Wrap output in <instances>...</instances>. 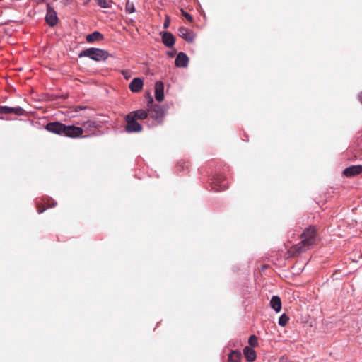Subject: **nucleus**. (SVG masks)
I'll return each instance as SVG.
<instances>
[{"label": "nucleus", "mask_w": 362, "mask_h": 362, "mask_svg": "<svg viewBox=\"0 0 362 362\" xmlns=\"http://www.w3.org/2000/svg\"><path fill=\"white\" fill-rule=\"evenodd\" d=\"M289 317L286 315L283 314L279 319V325L281 327H284L288 322Z\"/></svg>", "instance_id": "nucleus-22"}, {"label": "nucleus", "mask_w": 362, "mask_h": 362, "mask_svg": "<svg viewBox=\"0 0 362 362\" xmlns=\"http://www.w3.org/2000/svg\"><path fill=\"white\" fill-rule=\"evenodd\" d=\"M155 98L159 102L164 99V85L160 81H158L155 84Z\"/></svg>", "instance_id": "nucleus-9"}, {"label": "nucleus", "mask_w": 362, "mask_h": 362, "mask_svg": "<svg viewBox=\"0 0 362 362\" xmlns=\"http://www.w3.org/2000/svg\"><path fill=\"white\" fill-rule=\"evenodd\" d=\"M153 103V98L151 97L150 100H149V103Z\"/></svg>", "instance_id": "nucleus-29"}, {"label": "nucleus", "mask_w": 362, "mask_h": 362, "mask_svg": "<svg viewBox=\"0 0 362 362\" xmlns=\"http://www.w3.org/2000/svg\"><path fill=\"white\" fill-rule=\"evenodd\" d=\"M24 110L20 107H10L7 106H0L1 114H15L16 115H23Z\"/></svg>", "instance_id": "nucleus-8"}, {"label": "nucleus", "mask_w": 362, "mask_h": 362, "mask_svg": "<svg viewBox=\"0 0 362 362\" xmlns=\"http://www.w3.org/2000/svg\"><path fill=\"white\" fill-rule=\"evenodd\" d=\"M125 10L129 13H134L135 11L134 4L128 1L126 4Z\"/></svg>", "instance_id": "nucleus-23"}, {"label": "nucleus", "mask_w": 362, "mask_h": 362, "mask_svg": "<svg viewBox=\"0 0 362 362\" xmlns=\"http://www.w3.org/2000/svg\"><path fill=\"white\" fill-rule=\"evenodd\" d=\"M45 19L49 26H54L58 22V18L56 11L49 6H47Z\"/></svg>", "instance_id": "nucleus-6"}, {"label": "nucleus", "mask_w": 362, "mask_h": 362, "mask_svg": "<svg viewBox=\"0 0 362 362\" xmlns=\"http://www.w3.org/2000/svg\"><path fill=\"white\" fill-rule=\"evenodd\" d=\"M362 172V165H354L346 168L344 170V174L346 176H354L360 174Z\"/></svg>", "instance_id": "nucleus-13"}, {"label": "nucleus", "mask_w": 362, "mask_h": 362, "mask_svg": "<svg viewBox=\"0 0 362 362\" xmlns=\"http://www.w3.org/2000/svg\"><path fill=\"white\" fill-rule=\"evenodd\" d=\"M83 133V129L81 127L76 126H66L64 128V134L66 136L76 138L81 136Z\"/></svg>", "instance_id": "nucleus-4"}, {"label": "nucleus", "mask_w": 362, "mask_h": 362, "mask_svg": "<svg viewBox=\"0 0 362 362\" xmlns=\"http://www.w3.org/2000/svg\"><path fill=\"white\" fill-rule=\"evenodd\" d=\"M103 39V35L100 33L95 31L86 36V40L88 42H93L94 41H99Z\"/></svg>", "instance_id": "nucleus-18"}, {"label": "nucleus", "mask_w": 362, "mask_h": 362, "mask_svg": "<svg viewBox=\"0 0 362 362\" xmlns=\"http://www.w3.org/2000/svg\"><path fill=\"white\" fill-rule=\"evenodd\" d=\"M178 35L188 42H192L195 38V34L189 29L182 27L178 30Z\"/></svg>", "instance_id": "nucleus-7"}, {"label": "nucleus", "mask_w": 362, "mask_h": 362, "mask_svg": "<svg viewBox=\"0 0 362 362\" xmlns=\"http://www.w3.org/2000/svg\"><path fill=\"white\" fill-rule=\"evenodd\" d=\"M81 124L86 129L90 130L93 128H96L97 125L94 121L88 120L85 122L81 123Z\"/></svg>", "instance_id": "nucleus-20"}, {"label": "nucleus", "mask_w": 362, "mask_h": 362, "mask_svg": "<svg viewBox=\"0 0 362 362\" xmlns=\"http://www.w3.org/2000/svg\"><path fill=\"white\" fill-rule=\"evenodd\" d=\"M169 24H170V18L168 16H167L165 22L164 23V25H163L164 28H168Z\"/></svg>", "instance_id": "nucleus-27"}, {"label": "nucleus", "mask_w": 362, "mask_h": 362, "mask_svg": "<svg viewBox=\"0 0 362 362\" xmlns=\"http://www.w3.org/2000/svg\"><path fill=\"white\" fill-rule=\"evenodd\" d=\"M270 306L276 313H279L281 309V301L280 298L277 296H272V298L270 300Z\"/></svg>", "instance_id": "nucleus-15"}, {"label": "nucleus", "mask_w": 362, "mask_h": 362, "mask_svg": "<svg viewBox=\"0 0 362 362\" xmlns=\"http://www.w3.org/2000/svg\"><path fill=\"white\" fill-rule=\"evenodd\" d=\"M135 117H133V116H131L130 115H127L126 117V121H127V126H126V130L129 132H140L142 129L141 126L136 122Z\"/></svg>", "instance_id": "nucleus-3"}, {"label": "nucleus", "mask_w": 362, "mask_h": 362, "mask_svg": "<svg viewBox=\"0 0 362 362\" xmlns=\"http://www.w3.org/2000/svg\"><path fill=\"white\" fill-rule=\"evenodd\" d=\"M162 40L165 45L171 47L175 44L174 36L168 32H165L162 35Z\"/></svg>", "instance_id": "nucleus-14"}, {"label": "nucleus", "mask_w": 362, "mask_h": 362, "mask_svg": "<svg viewBox=\"0 0 362 362\" xmlns=\"http://www.w3.org/2000/svg\"><path fill=\"white\" fill-rule=\"evenodd\" d=\"M302 243L304 246H310L315 244V231L313 228H307L301 235Z\"/></svg>", "instance_id": "nucleus-2"}, {"label": "nucleus", "mask_w": 362, "mask_h": 362, "mask_svg": "<svg viewBox=\"0 0 362 362\" xmlns=\"http://www.w3.org/2000/svg\"><path fill=\"white\" fill-rule=\"evenodd\" d=\"M359 99L362 103V92L359 94Z\"/></svg>", "instance_id": "nucleus-28"}, {"label": "nucleus", "mask_w": 362, "mask_h": 362, "mask_svg": "<svg viewBox=\"0 0 362 362\" xmlns=\"http://www.w3.org/2000/svg\"><path fill=\"white\" fill-rule=\"evenodd\" d=\"M65 125L60 122H51L47 124L46 129L50 132L64 134Z\"/></svg>", "instance_id": "nucleus-5"}, {"label": "nucleus", "mask_w": 362, "mask_h": 362, "mask_svg": "<svg viewBox=\"0 0 362 362\" xmlns=\"http://www.w3.org/2000/svg\"><path fill=\"white\" fill-rule=\"evenodd\" d=\"M244 355L246 358V359L249 362H252L255 360L256 358V353L254 349H252L250 347L246 346L245 347L243 350Z\"/></svg>", "instance_id": "nucleus-16"}, {"label": "nucleus", "mask_w": 362, "mask_h": 362, "mask_svg": "<svg viewBox=\"0 0 362 362\" xmlns=\"http://www.w3.org/2000/svg\"><path fill=\"white\" fill-rule=\"evenodd\" d=\"M143 81L140 78H135L129 84V89L134 93L139 92L143 87Z\"/></svg>", "instance_id": "nucleus-12"}, {"label": "nucleus", "mask_w": 362, "mask_h": 362, "mask_svg": "<svg viewBox=\"0 0 362 362\" xmlns=\"http://www.w3.org/2000/svg\"><path fill=\"white\" fill-rule=\"evenodd\" d=\"M182 14H183V16H185L187 20H189V21H192V16H191L189 13H186V12H185V11H182Z\"/></svg>", "instance_id": "nucleus-26"}, {"label": "nucleus", "mask_w": 362, "mask_h": 362, "mask_svg": "<svg viewBox=\"0 0 362 362\" xmlns=\"http://www.w3.org/2000/svg\"><path fill=\"white\" fill-rule=\"evenodd\" d=\"M188 62L189 58L183 52H180L175 59V65L178 67H186Z\"/></svg>", "instance_id": "nucleus-11"}, {"label": "nucleus", "mask_w": 362, "mask_h": 362, "mask_svg": "<svg viewBox=\"0 0 362 362\" xmlns=\"http://www.w3.org/2000/svg\"><path fill=\"white\" fill-rule=\"evenodd\" d=\"M152 112H154L153 115H152V117L158 122H160L161 118L165 115V110L163 107H160V105H155L152 107L151 109Z\"/></svg>", "instance_id": "nucleus-10"}, {"label": "nucleus", "mask_w": 362, "mask_h": 362, "mask_svg": "<svg viewBox=\"0 0 362 362\" xmlns=\"http://www.w3.org/2000/svg\"><path fill=\"white\" fill-rule=\"evenodd\" d=\"M98 4L102 8H110L112 6L111 0H97Z\"/></svg>", "instance_id": "nucleus-21"}, {"label": "nucleus", "mask_w": 362, "mask_h": 362, "mask_svg": "<svg viewBox=\"0 0 362 362\" xmlns=\"http://www.w3.org/2000/svg\"><path fill=\"white\" fill-rule=\"evenodd\" d=\"M78 56L89 57L94 61L100 62L107 59L109 53L106 50L98 48H88L82 51Z\"/></svg>", "instance_id": "nucleus-1"}, {"label": "nucleus", "mask_w": 362, "mask_h": 362, "mask_svg": "<svg viewBox=\"0 0 362 362\" xmlns=\"http://www.w3.org/2000/svg\"><path fill=\"white\" fill-rule=\"evenodd\" d=\"M122 75L124 76V77L126 79H129L131 77V76H132L131 72L129 71H127V70L122 71Z\"/></svg>", "instance_id": "nucleus-25"}, {"label": "nucleus", "mask_w": 362, "mask_h": 362, "mask_svg": "<svg viewBox=\"0 0 362 362\" xmlns=\"http://www.w3.org/2000/svg\"><path fill=\"white\" fill-rule=\"evenodd\" d=\"M129 115L133 116V117H135L136 119H144L147 117L148 111L139 110L137 111H133Z\"/></svg>", "instance_id": "nucleus-17"}, {"label": "nucleus", "mask_w": 362, "mask_h": 362, "mask_svg": "<svg viewBox=\"0 0 362 362\" xmlns=\"http://www.w3.org/2000/svg\"><path fill=\"white\" fill-rule=\"evenodd\" d=\"M248 342L251 346H253V347L257 346L258 344L257 337L255 335L250 336V337L249 338Z\"/></svg>", "instance_id": "nucleus-24"}, {"label": "nucleus", "mask_w": 362, "mask_h": 362, "mask_svg": "<svg viewBox=\"0 0 362 362\" xmlns=\"http://www.w3.org/2000/svg\"><path fill=\"white\" fill-rule=\"evenodd\" d=\"M241 359V353L238 351H233L228 356L229 362H240Z\"/></svg>", "instance_id": "nucleus-19"}]
</instances>
